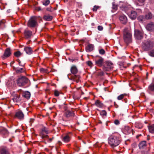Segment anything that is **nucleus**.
<instances>
[{"label":"nucleus","mask_w":154,"mask_h":154,"mask_svg":"<svg viewBox=\"0 0 154 154\" xmlns=\"http://www.w3.org/2000/svg\"><path fill=\"white\" fill-rule=\"evenodd\" d=\"M121 140L119 137L112 135L109 137L108 142L111 146L114 148L119 145L121 142Z\"/></svg>","instance_id":"nucleus-1"},{"label":"nucleus","mask_w":154,"mask_h":154,"mask_svg":"<svg viewBox=\"0 0 154 154\" xmlns=\"http://www.w3.org/2000/svg\"><path fill=\"white\" fill-rule=\"evenodd\" d=\"M154 45L152 41L149 40H145L142 42V47L144 51H147L152 49Z\"/></svg>","instance_id":"nucleus-2"},{"label":"nucleus","mask_w":154,"mask_h":154,"mask_svg":"<svg viewBox=\"0 0 154 154\" xmlns=\"http://www.w3.org/2000/svg\"><path fill=\"white\" fill-rule=\"evenodd\" d=\"M124 39L127 44L130 43L131 41L132 35L130 30L127 28H125L123 31Z\"/></svg>","instance_id":"nucleus-3"},{"label":"nucleus","mask_w":154,"mask_h":154,"mask_svg":"<svg viewBox=\"0 0 154 154\" xmlns=\"http://www.w3.org/2000/svg\"><path fill=\"white\" fill-rule=\"evenodd\" d=\"M28 81V79L25 76H20L17 80V84L19 86H22L25 85Z\"/></svg>","instance_id":"nucleus-4"},{"label":"nucleus","mask_w":154,"mask_h":154,"mask_svg":"<svg viewBox=\"0 0 154 154\" xmlns=\"http://www.w3.org/2000/svg\"><path fill=\"white\" fill-rule=\"evenodd\" d=\"M37 25V17L35 16L31 17L28 21L27 26L31 27H35Z\"/></svg>","instance_id":"nucleus-5"},{"label":"nucleus","mask_w":154,"mask_h":154,"mask_svg":"<svg viewBox=\"0 0 154 154\" xmlns=\"http://www.w3.org/2000/svg\"><path fill=\"white\" fill-rule=\"evenodd\" d=\"M113 63L110 61H107L103 66V69L106 71H109L113 68Z\"/></svg>","instance_id":"nucleus-6"},{"label":"nucleus","mask_w":154,"mask_h":154,"mask_svg":"<svg viewBox=\"0 0 154 154\" xmlns=\"http://www.w3.org/2000/svg\"><path fill=\"white\" fill-rule=\"evenodd\" d=\"M48 131L47 128L45 127L42 128L41 132H40V136L42 139H45L47 138L48 136Z\"/></svg>","instance_id":"nucleus-7"},{"label":"nucleus","mask_w":154,"mask_h":154,"mask_svg":"<svg viewBox=\"0 0 154 154\" xmlns=\"http://www.w3.org/2000/svg\"><path fill=\"white\" fill-rule=\"evenodd\" d=\"M134 35L135 38L138 40H141L143 37L142 32L137 29L134 30Z\"/></svg>","instance_id":"nucleus-8"},{"label":"nucleus","mask_w":154,"mask_h":154,"mask_svg":"<svg viewBox=\"0 0 154 154\" xmlns=\"http://www.w3.org/2000/svg\"><path fill=\"white\" fill-rule=\"evenodd\" d=\"M15 117L16 118L21 120L23 119L24 115L21 110H19L16 112Z\"/></svg>","instance_id":"nucleus-9"},{"label":"nucleus","mask_w":154,"mask_h":154,"mask_svg":"<svg viewBox=\"0 0 154 154\" xmlns=\"http://www.w3.org/2000/svg\"><path fill=\"white\" fill-rule=\"evenodd\" d=\"M71 75L70 74H69L67 75L68 78L69 80H73L74 81H75L77 82H79L80 78L79 75H75L70 77L69 76Z\"/></svg>","instance_id":"nucleus-10"},{"label":"nucleus","mask_w":154,"mask_h":154,"mask_svg":"<svg viewBox=\"0 0 154 154\" xmlns=\"http://www.w3.org/2000/svg\"><path fill=\"white\" fill-rule=\"evenodd\" d=\"M147 91L150 94L154 95V82L152 83L149 85Z\"/></svg>","instance_id":"nucleus-11"},{"label":"nucleus","mask_w":154,"mask_h":154,"mask_svg":"<svg viewBox=\"0 0 154 154\" xmlns=\"http://www.w3.org/2000/svg\"><path fill=\"white\" fill-rule=\"evenodd\" d=\"M11 54V52L10 49L7 48L5 50L4 55L2 56V57L3 59H5L9 57Z\"/></svg>","instance_id":"nucleus-12"},{"label":"nucleus","mask_w":154,"mask_h":154,"mask_svg":"<svg viewBox=\"0 0 154 154\" xmlns=\"http://www.w3.org/2000/svg\"><path fill=\"white\" fill-rule=\"evenodd\" d=\"M96 64L97 66H101L103 65L104 62V59L102 57H100L98 59L95 60Z\"/></svg>","instance_id":"nucleus-13"},{"label":"nucleus","mask_w":154,"mask_h":154,"mask_svg":"<svg viewBox=\"0 0 154 154\" xmlns=\"http://www.w3.org/2000/svg\"><path fill=\"white\" fill-rule=\"evenodd\" d=\"M24 34L25 37L27 38H29L32 35V32L29 30L26 29L24 31Z\"/></svg>","instance_id":"nucleus-14"},{"label":"nucleus","mask_w":154,"mask_h":154,"mask_svg":"<svg viewBox=\"0 0 154 154\" xmlns=\"http://www.w3.org/2000/svg\"><path fill=\"white\" fill-rule=\"evenodd\" d=\"M0 134L5 136H7L9 134L8 130L3 127H0Z\"/></svg>","instance_id":"nucleus-15"},{"label":"nucleus","mask_w":154,"mask_h":154,"mask_svg":"<svg viewBox=\"0 0 154 154\" xmlns=\"http://www.w3.org/2000/svg\"><path fill=\"white\" fill-rule=\"evenodd\" d=\"M94 45L92 44H88L85 48V50L87 52H90L92 51L94 49Z\"/></svg>","instance_id":"nucleus-16"},{"label":"nucleus","mask_w":154,"mask_h":154,"mask_svg":"<svg viewBox=\"0 0 154 154\" xmlns=\"http://www.w3.org/2000/svg\"><path fill=\"white\" fill-rule=\"evenodd\" d=\"M0 154H10L7 149L5 146L0 147Z\"/></svg>","instance_id":"nucleus-17"},{"label":"nucleus","mask_w":154,"mask_h":154,"mask_svg":"<svg viewBox=\"0 0 154 154\" xmlns=\"http://www.w3.org/2000/svg\"><path fill=\"white\" fill-rule=\"evenodd\" d=\"M119 19L121 23L123 24H125L127 21V17L125 15H120Z\"/></svg>","instance_id":"nucleus-18"},{"label":"nucleus","mask_w":154,"mask_h":154,"mask_svg":"<svg viewBox=\"0 0 154 154\" xmlns=\"http://www.w3.org/2000/svg\"><path fill=\"white\" fill-rule=\"evenodd\" d=\"M71 138V136L68 134H65L62 138V141L65 143L69 142Z\"/></svg>","instance_id":"nucleus-19"},{"label":"nucleus","mask_w":154,"mask_h":154,"mask_svg":"<svg viewBox=\"0 0 154 154\" xmlns=\"http://www.w3.org/2000/svg\"><path fill=\"white\" fill-rule=\"evenodd\" d=\"M146 28L147 30L149 31L152 30L154 29V23L152 22L146 25Z\"/></svg>","instance_id":"nucleus-20"},{"label":"nucleus","mask_w":154,"mask_h":154,"mask_svg":"<svg viewBox=\"0 0 154 154\" xmlns=\"http://www.w3.org/2000/svg\"><path fill=\"white\" fill-rule=\"evenodd\" d=\"M130 18L132 20L135 19L137 16V12L134 11H131L130 14H129Z\"/></svg>","instance_id":"nucleus-21"},{"label":"nucleus","mask_w":154,"mask_h":154,"mask_svg":"<svg viewBox=\"0 0 154 154\" xmlns=\"http://www.w3.org/2000/svg\"><path fill=\"white\" fill-rule=\"evenodd\" d=\"M13 68L16 73L17 74H20L24 72V69L23 68H20L19 67H15L14 66Z\"/></svg>","instance_id":"nucleus-22"},{"label":"nucleus","mask_w":154,"mask_h":154,"mask_svg":"<svg viewBox=\"0 0 154 154\" xmlns=\"http://www.w3.org/2000/svg\"><path fill=\"white\" fill-rule=\"evenodd\" d=\"M132 131V129L128 126H125L124 129L123 131L125 134H130Z\"/></svg>","instance_id":"nucleus-23"},{"label":"nucleus","mask_w":154,"mask_h":154,"mask_svg":"<svg viewBox=\"0 0 154 154\" xmlns=\"http://www.w3.org/2000/svg\"><path fill=\"white\" fill-rule=\"evenodd\" d=\"M24 51L26 53L29 55L31 54L32 53V51L31 48L28 47H25L24 48Z\"/></svg>","instance_id":"nucleus-24"},{"label":"nucleus","mask_w":154,"mask_h":154,"mask_svg":"<svg viewBox=\"0 0 154 154\" xmlns=\"http://www.w3.org/2000/svg\"><path fill=\"white\" fill-rule=\"evenodd\" d=\"M14 80L10 79L7 82L6 85L8 87H12L14 85Z\"/></svg>","instance_id":"nucleus-25"},{"label":"nucleus","mask_w":154,"mask_h":154,"mask_svg":"<svg viewBox=\"0 0 154 154\" xmlns=\"http://www.w3.org/2000/svg\"><path fill=\"white\" fill-rule=\"evenodd\" d=\"M146 146V141H143L140 142L139 144V148L140 149H143L145 148Z\"/></svg>","instance_id":"nucleus-26"},{"label":"nucleus","mask_w":154,"mask_h":154,"mask_svg":"<svg viewBox=\"0 0 154 154\" xmlns=\"http://www.w3.org/2000/svg\"><path fill=\"white\" fill-rule=\"evenodd\" d=\"M70 71L72 74L75 75L78 72V69L75 66H73L71 68Z\"/></svg>","instance_id":"nucleus-27"},{"label":"nucleus","mask_w":154,"mask_h":154,"mask_svg":"<svg viewBox=\"0 0 154 154\" xmlns=\"http://www.w3.org/2000/svg\"><path fill=\"white\" fill-rule=\"evenodd\" d=\"M65 115L66 117H69L74 116V114L72 111H67L66 112Z\"/></svg>","instance_id":"nucleus-28"},{"label":"nucleus","mask_w":154,"mask_h":154,"mask_svg":"<svg viewBox=\"0 0 154 154\" xmlns=\"http://www.w3.org/2000/svg\"><path fill=\"white\" fill-rule=\"evenodd\" d=\"M23 96L27 99L29 98L30 97V94L29 92L28 91H25L22 94Z\"/></svg>","instance_id":"nucleus-29"},{"label":"nucleus","mask_w":154,"mask_h":154,"mask_svg":"<svg viewBox=\"0 0 154 154\" xmlns=\"http://www.w3.org/2000/svg\"><path fill=\"white\" fill-rule=\"evenodd\" d=\"M12 100L14 102H19L20 100V96L18 95L14 96L12 98Z\"/></svg>","instance_id":"nucleus-30"},{"label":"nucleus","mask_w":154,"mask_h":154,"mask_svg":"<svg viewBox=\"0 0 154 154\" xmlns=\"http://www.w3.org/2000/svg\"><path fill=\"white\" fill-rule=\"evenodd\" d=\"M53 17L52 16L48 15H45L44 17V19L46 21H50L52 19Z\"/></svg>","instance_id":"nucleus-31"},{"label":"nucleus","mask_w":154,"mask_h":154,"mask_svg":"<svg viewBox=\"0 0 154 154\" xmlns=\"http://www.w3.org/2000/svg\"><path fill=\"white\" fill-rule=\"evenodd\" d=\"M120 8L122 10H125L127 8L126 5H125V4L123 3L122 2H120Z\"/></svg>","instance_id":"nucleus-32"},{"label":"nucleus","mask_w":154,"mask_h":154,"mask_svg":"<svg viewBox=\"0 0 154 154\" xmlns=\"http://www.w3.org/2000/svg\"><path fill=\"white\" fill-rule=\"evenodd\" d=\"M137 19L139 22H142L143 21L145 20L146 19V17L145 16L140 15L138 17Z\"/></svg>","instance_id":"nucleus-33"},{"label":"nucleus","mask_w":154,"mask_h":154,"mask_svg":"<svg viewBox=\"0 0 154 154\" xmlns=\"http://www.w3.org/2000/svg\"><path fill=\"white\" fill-rule=\"evenodd\" d=\"M95 104L98 107L101 108L103 106V105L100 102L97 100L95 103Z\"/></svg>","instance_id":"nucleus-34"},{"label":"nucleus","mask_w":154,"mask_h":154,"mask_svg":"<svg viewBox=\"0 0 154 154\" xmlns=\"http://www.w3.org/2000/svg\"><path fill=\"white\" fill-rule=\"evenodd\" d=\"M149 130L150 132L154 133V124L151 125L148 127Z\"/></svg>","instance_id":"nucleus-35"},{"label":"nucleus","mask_w":154,"mask_h":154,"mask_svg":"<svg viewBox=\"0 0 154 154\" xmlns=\"http://www.w3.org/2000/svg\"><path fill=\"white\" fill-rule=\"evenodd\" d=\"M145 17L146 19H150L152 17V14L151 13L149 12L145 15Z\"/></svg>","instance_id":"nucleus-36"},{"label":"nucleus","mask_w":154,"mask_h":154,"mask_svg":"<svg viewBox=\"0 0 154 154\" xmlns=\"http://www.w3.org/2000/svg\"><path fill=\"white\" fill-rule=\"evenodd\" d=\"M22 54L20 51H18L14 53V55L16 57H20Z\"/></svg>","instance_id":"nucleus-37"},{"label":"nucleus","mask_w":154,"mask_h":154,"mask_svg":"<svg viewBox=\"0 0 154 154\" xmlns=\"http://www.w3.org/2000/svg\"><path fill=\"white\" fill-rule=\"evenodd\" d=\"M50 1L49 0H43L42 2L43 5L45 6L48 5Z\"/></svg>","instance_id":"nucleus-38"},{"label":"nucleus","mask_w":154,"mask_h":154,"mask_svg":"<svg viewBox=\"0 0 154 154\" xmlns=\"http://www.w3.org/2000/svg\"><path fill=\"white\" fill-rule=\"evenodd\" d=\"M149 55L151 57H154V49L150 51L149 53Z\"/></svg>","instance_id":"nucleus-39"},{"label":"nucleus","mask_w":154,"mask_h":154,"mask_svg":"<svg viewBox=\"0 0 154 154\" xmlns=\"http://www.w3.org/2000/svg\"><path fill=\"white\" fill-rule=\"evenodd\" d=\"M112 8L114 10H116L117 9V5H116L115 4L114 2H113L112 3Z\"/></svg>","instance_id":"nucleus-40"},{"label":"nucleus","mask_w":154,"mask_h":154,"mask_svg":"<svg viewBox=\"0 0 154 154\" xmlns=\"http://www.w3.org/2000/svg\"><path fill=\"white\" fill-rule=\"evenodd\" d=\"M124 94H122L119 96L117 97V99L119 100H122L124 97Z\"/></svg>","instance_id":"nucleus-41"},{"label":"nucleus","mask_w":154,"mask_h":154,"mask_svg":"<svg viewBox=\"0 0 154 154\" xmlns=\"http://www.w3.org/2000/svg\"><path fill=\"white\" fill-rule=\"evenodd\" d=\"M145 0H138V2L139 4V5H143V3L144 2Z\"/></svg>","instance_id":"nucleus-42"},{"label":"nucleus","mask_w":154,"mask_h":154,"mask_svg":"<svg viewBox=\"0 0 154 154\" xmlns=\"http://www.w3.org/2000/svg\"><path fill=\"white\" fill-rule=\"evenodd\" d=\"M100 114L102 116H105L106 115V112L105 110H103L100 112Z\"/></svg>","instance_id":"nucleus-43"},{"label":"nucleus","mask_w":154,"mask_h":154,"mask_svg":"<svg viewBox=\"0 0 154 154\" xmlns=\"http://www.w3.org/2000/svg\"><path fill=\"white\" fill-rule=\"evenodd\" d=\"M99 53L102 55L104 54L105 53V51L103 49H101L99 50Z\"/></svg>","instance_id":"nucleus-44"},{"label":"nucleus","mask_w":154,"mask_h":154,"mask_svg":"<svg viewBox=\"0 0 154 154\" xmlns=\"http://www.w3.org/2000/svg\"><path fill=\"white\" fill-rule=\"evenodd\" d=\"M99 6H98L95 5L93 9V11H96L97 9L98 8Z\"/></svg>","instance_id":"nucleus-45"},{"label":"nucleus","mask_w":154,"mask_h":154,"mask_svg":"<svg viewBox=\"0 0 154 154\" xmlns=\"http://www.w3.org/2000/svg\"><path fill=\"white\" fill-rule=\"evenodd\" d=\"M60 93L59 92L57 91V90H55L54 91V95L56 96H58L59 95Z\"/></svg>","instance_id":"nucleus-46"},{"label":"nucleus","mask_w":154,"mask_h":154,"mask_svg":"<svg viewBox=\"0 0 154 154\" xmlns=\"http://www.w3.org/2000/svg\"><path fill=\"white\" fill-rule=\"evenodd\" d=\"M114 123L116 125H118L119 124V122L118 120H116L114 121Z\"/></svg>","instance_id":"nucleus-47"},{"label":"nucleus","mask_w":154,"mask_h":154,"mask_svg":"<svg viewBox=\"0 0 154 154\" xmlns=\"http://www.w3.org/2000/svg\"><path fill=\"white\" fill-rule=\"evenodd\" d=\"M97 28L100 31H101L103 29V27L100 26H99L97 27Z\"/></svg>","instance_id":"nucleus-48"},{"label":"nucleus","mask_w":154,"mask_h":154,"mask_svg":"<svg viewBox=\"0 0 154 154\" xmlns=\"http://www.w3.org/2000/svg\"><path fill=\"white\" fill-rule=\"evenodd\" d=\"M87 64L89 66H92V63L91 61H88L87 62Z\"/></svg>","instance_id":"nucleus-49"},{"label":"nucleus","mask_w":154,"mask_h":154,"mask_svg":"<svg viewBox=\"0 0 154 154\" xmlns=\"http://www.w3.org/2000/svg\"><path fill=\"white\" fill-rule=\"evenodd\" d=\"M5 21L4 20H0V26L2 25V24L5 23Z\"/></svg>","instance_id":"nucleus-50"},{"label":"nucleus","mask_w":154,"mask_h":154,"mask_svg":"<svg viewBox=\"0 0 154 154\" xmlns=\"http://www.w3.org/2000/svg\"><path fill=\"white\" fill-rule=\"evenodd\" d=\"M104 75V73L103 71H101L99 72L98 73V75L100 76H103Z\"/></svg>","instance_id":"nucleus-51"},{"label":"nucleus","mask_w":154,"mask_h":154,"mask_svg":"<svg viewBox=\"0 0 154 154\" xmlns=\"http://www.w3.org/2000/svg\"><path fill=\"white\" fill-rule=\"evenodd\" d=\"M34 120L33 119H30V121H29V122H30V125L32 124V123L34 121Z\"/></svg>","instance_id":"nucleus-52"},{"label":"nucleus","mask_w":154,"mask_h":154,"mask_svg":"<svg viewBox=\"0 0 154 154\" xmlns=\"http://www.w3.org/2000/svg\"><path fill=\"white\" fill-rule=\"evenodd\" d=\"M36 9L38 11H40L41 10V8L40 7H38L36 8Z\"/></svg>","instance_id":"nucleus-53"},{"label":"nucleus","mask_w":154,"mask_h":154,"mask_svg":"<svg viewBox=\"0 0 154 154\" xmlns=\"http://www.w3.org/2000/svg\"><path fill=\"white\" fill-rule=\"evenodd\" d=\"M73 97L74 99H77L78 98H77L75 96V95H74L73 96Z\"/></svg>","instance_id":"nucleus-54"},{"label":"nucleus","mask_w":154,"mask_h":154,"mask_svg":"<svg viewBox=\"0 0 154 154\" xmlns=\"http://www.w3.org/2000/svg\"><path fill=\"white\" fill-rule=\"evenodd\" d=\"M7 12L8 13H10V9L8 10L7 11Z\"/></svg>","instance_id":"nucleus-55"},{"label":"nucleus","mask_w":154,"mask_h":154,"mask_svg":"<svg viewBox=\"0 0 154 154\" xmlns=\"http://www.w3.org/2000/svg\"><path fill=\"white\" fill-rule=\"evenodd\" d=\"M50 141H51L52 140V138H51V139H50Z\"/></svg>","instance_id":"nucleus-56"},{"label":"nucleus","mask_w":154,"mask_h":154,"mask_svg":"<svg viewBox=\"0 0 154 154\" xmlns=\"http://www.w3.org/2000/svg\"><path fill=\"white\" fill-rule=\"evenodd\" d=\"M41 70H44V69L43 68H42L41 69Z\"/></svg>","instance_id":"nucleus-57"},{"label":"nucleus","mask_w":154,"mask_h":154,"mask_svg":"<svg viewBox=\"0 0 154 154\" xmlns=\"http://www.w3.org/2000/svg\"><path fill=\"white\" fill-rule=\"evenodd\" d=\"M19 64H20V61H19Z\"/></svg>","instance_id":"nucleus-58"},{"label":"nucleus","mask_w":154,"mask_h":154,"mask_svg":"<svg viewBox=\"0 0 154 154\" xmlns=\"http://www.w3.org/2000/svg\"><path fill=\"white\" fill-rule=\"evenodd\" d=\"M19 65L20 66H23V65H21L20 64Z\"/></svg>","instance_id":"nucleus-59"},{"label":"nucleus","mask_w":154,"mask_h":154,"mask_svg":"<svg viewBox=\"0 0 154 154\" xmlns=\"http://www.w3.org/2000/svg\"><path fill=\"white\" fill-rule=\"evenodd\" d=\"M149 137H148V138H147V140H149Z\"/></svg>","instance_id":"nucleus-60"}]
</instances>
